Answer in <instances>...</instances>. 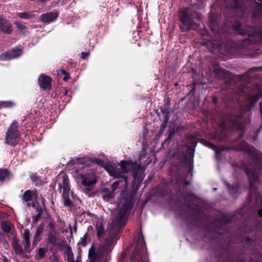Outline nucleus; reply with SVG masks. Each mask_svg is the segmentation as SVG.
<instances>
[{
  "mask_svg": "<svg viewBox=\"0 0 262 262\" xmlns=\"http://www.w3.org/2000/svg\"><path fill=\"white\" fill-rule=\"evenodd\" d=\"M68 79H69V77H67V76H65L64 78H63V80H67Z\"/></svg>",
  "mask_w": 262,
  "mask_h": 262,
  "instance_id": "obj_29",
  "label": "nucleus"
},
{
  "mask_svg": "<svg viewBox=\"0 0 262 262\" xmlns=\"http://www.w3.org/2000/svg\"><path fill=\"white\" fill-rule=\"evenodd\" d=\"M43 226L42 225H40L37 229V230H36V234H35V236L34 237V241H33V244L34 245H36L37 244V243L38 242V236L41 234V233H42V231H43Z\"/></svg>",
  "mask_w": 262,
  "mask_h": 262,
  "instance_id": "obj_13",
  "label": "nucleus"
},
{
  "mask_svg": "<svg viewBox=\"0 0 262 262\" xmlns=\"http://www.w3.org/2000/svg\"><path fill=\"white\" fill-rule=\"evenodd\" d=\"M22 53V50L14 49L3 54L2 58L5 60L12 59L20 56Z\"/></svg>",
  "mask_w": 262,
  "mask_h": 262,
  "instance_id": "obj_8",
  "label": "nucleus"
},
{
  "mask_svg": "<svg viewBox=\"0 0 262 262\" xmlns=\"http://www.w3.org/2000/svg\"><path fill=\"white\" fill-rule=\"evenodd\" d=\"M9 172L6 169H0V181H3L8 177Z\"/></svg>",
  "mask_w": 262,
  "mask_h": 262,
  "instance_id": "obj_16",
  "label": "nucleus"
},
{
  "mask_svg": "<svg viewBox=\"0 0 262 262\" xmlns=\"http://www.w3.org/2000/svg\"><path fill=\"white\" fill-rule=\"evenodd\" d=\"M132 206V200L130 199L126 200L121 207H120V205H119L120 209L118 211V216L116 219H113V227L121 228L125 225V221L127 211L131 209Z\"/></svg>",
  "mask_w": 262,
  "mask_h": 262,
  "instance_id": "obj_4",
  "label": "nucleus"
},
{
  "mask_svg": "<svg viewBox=\"0 0 262 262\" xmlns=\"http://www.w3.org/2000/svg\"><path fill=\"white\" fill-rule=\"evenodd\" d=\"M17 127L16 123L13 122L11 124L6 133L5 144L14 146L18 143L20 136Z\"/></svg>",
  "mask_w": 262,
  "mask_h": 262,
  "instance_id": "obj_7",
  "label": "nucleus"
},
{
  "mask_svg": "<svg viewBox=\"0 0 262 262\" xmlns=\"http://www.w3.org/2000/svg\"><path fill=\"white\" fill-rule=\"evenodd\" d=\"M4 246L7 247L8 245V244L6 242H4Z\"/></svg>",
  "mask_w": 262,
  "mask_h": 262,
  "instance_id": "obj_28",
  "label": "nucleus"
},
{
  "mask_svg": "<svg viewBox=\"0 0 262 262\" xmlns=\"http://www.w3.org/2000/svg\"><path fill=\"white\" fill-rule=\"evenodd\" d=\"M62 72L63 74H65L66 71L64 70H62Z\"/></svg>",
  "mask_w": 262,
  "mask_h": 262,
  "instance_id": "obj_31",
  "label": "nucleus"
},
{
  "mask_svg": "<svg viewBox=\"0 0 262 262\" xmlns=\"http://www.w3.org/2000/svg\"><path fill=\"white\" fill-rule=\"evenodd\" d=\"M17 15L23 19H29L31 16L30 14L28 12L18 13Z\"/></svg>",
  "mask_w": 262,
  "mask_h": 262,
  "instance_id": "obj_21",
  "label": "nucleus"
},
{
  "mask_svg": "<svg viewBox=\"0 0 262 262\" xmlns=\"http://www.w3.org/2000/svg\"><path fill=\"white\" fill-rule=\"evenodd\" d=\"M201 2H202L203 0H200Z\"/></svg>",
  "mask_w": 262,
  "mask_h": 262,
  "instance_id": "obj_35",
  "label": "nucleus"
},
{
  "mask_svg": "<svg viewBox=\"0 0 262 262\" xmlns=\"http://www.w3.org/2000/svg\"><path fill=\"white\" fill-rule=\"evenodd\" d=\"M30 239V232L28 230H25L24 233V241L26 243L27 246L29 247L30 243L29 242Z\"/></svg>",
  "mask_w": 262,
  "mask_h": 262,
  "instance_id": "obj_18",
  "label": "nucleus"
},
{
  "mask_svg": "<svg viewBox=\"0 0 262 262\" xmlns=\"http://www.w3.org/2000/svg\"><path fill=\"white\" fill-rule=\"evenodd\" d=\"M83 171L79 173V178L81 181V189L90 196L95 194L93 192L95 185L97 182V178L94 169L87 166H82Z\"/></svg>",
  "mask_w": 262,
  "mask_h": 262,
  "instance_id": "obj_2",
  "label": "nucleus"
},
{
  "mask_svg": "<svg viewBox=\"0 0 262 262\" xmlns=\"http://www.w3.org/2000/svg\"><path fill=\"white\" fill-rule=\"evenodd\" d=\"M37 197L36 192L34 191L27 190L23 195V201L27 202L28 206H30V203L28 202L36 199Z\"/></svg>",
  "mask_w": 262,
  "mask_h": 262,
  "instance_id": "obj_12",
  "label": "nucleus"
},
{
  "mask_svg": "<svg viewBox=\"0 0 262 262\" xmlns=\"http://www.w3.org/2000/svg\"><path fill=\"white\" fill-rule=\"evenodd\" d=\"M2 228L6 232H9L11 230V226L8 223L4 222L2 223Z\"/></svg>",
  "mask_w": 262,
  "mask_h": 262,
  "instance_id": "obj_17",
  "label": "nucleus"
},
{
  "mask_svg": "<svg viewBox=\"0 0 262 262\" xmlns=\"http://www.w3.org/2000/svg\"><path fill=\"white\" fill-rule=\"evenodd\" d=\"M258 214L260 217H262V210H259Z\"/></svg>",
  "mask_w": 262,
  "mask_h": 262,
  "instance_id": "obj_27",
  "label": "nucleus"
},
{
  "mask_svg": "<svg viewBox=\"0 0 262 262\" xmlns=\"http://www.w3.org/2000/svg\"><path fill=\"white\" fill-rule=\"evenodd\" d=\"M51 78L45 75L40 76L38 82L40 86L43 90H49L51 88Z\"/></svg>",
  "mask_w": 262,
  "mask_h": 262,
  "instance_id": "obj_9",
  "label": "nucleus"
},
{
  "mask_svg": "<svg viewBox=\"0 0 262 262\" xmlns=\"http://www.w3.org/2000/svg\"><path fill=\"white\" fill-rule=\"evenodd\" d=\"M46 252V250L45 249L40 248L38 250V255H36V258L37 259H40L44 256Z\"/></svg>",
  "mask_w": 262,
  "mask_h": 262,
  "instance_id": "obj_20",
  "label": "nucleus"
},
{
  "mask_svg": "<svg viewBox=\"0 0 262 262\" xmlns=\"http://www.w3.org/2000/svg\"><path fill=\"white\" fill-rule=\"evenodd\" d=\"M248 176L250 180V185H252L253 181L256 179V177L255 175L253 176V174H251L249 172H248Z\"/></svg>",
  "mask_w": 262,
  "mask_h": 262,
  "instance_id": "obj_22",
  "label": "nucleus"
},
{
  "mask_svg": "<svg viewBox=\"0 0 262 262\" xmlns=\"http://www.w3.org/2000/svg\"><path fill=\"white\" fill-rule=\"evenodd\" d=\"M15 25H16L20 31H23L25 29V27L23 25L21 24L20 23L15 21L14 23Z\"/></svg>",
  "mask_w": 262,
  "mask_h": 262,
  "instance_id": "obj_23",
  "label": "nucleus"
},
{
  "mask_svg": "<svg viewBox=\"0 0 262 262\" xmlns=\"http://www.w3.org/2000/svg\"><path fill=\"white\" fill-rule=\"evenodd\" d=\"M113 196V195L110 193L108 194L105 195H103V198L104 200H108L110 198H112Z\"/></svg>",
  "mask_w": 262,
  "mask_h": 262,
  "instance_id": "obj_25",
  "label": "nucleus"
},
{
  "mask_svg": "<svg viewBox=\"0 0 262 262\" xmlns=\"http://www.w3.org/2000/svg\"><path fill=\"white\" fill-rule=\"evenodd\" d=\"M238 7V5H237V4H236V5L234 6V8H237V7Z\"/></svg>",
  "mask_w": 262,
  "mask_h": 262,
  "instance_id": "obj_30",
  "label": "nucleus"
},
{
  "mask_svg": "<svg viewBox=\"0 0 262 262\" xmlns=\"http://www.w3.org/2000/svg\"><path fill=\"white\" fill-rule=\"evenodd\" d=\"M69 228L71 229V225H69Z\"/></svg>",
  "mask_w": 262,
  "mask_h": 262,
  "instance_id": "obj_34",
  "label": "nucleus"
},
{
  "mask_svg": "<svg viewBox=\"0 0 262 262\" xmlns=\"http://www.w3.org/2000/svg\"><path fill=\"white\" fill-rule=\"evenodd\" d=\"M59 178L62 179V183H59L58 185L60 189H62V197L64 199V204L67 206H70L71 205V201L70 199V195L73 199H75V195L73 192L70 191V186L69 180L67 176L64 173H62L59 176Z\"/></svg>",
  "mask_w": 262,
  "mask_h": 262,
  "instance_id": "obj_5",
  "label": "nucleus"
},
{
  "mask_svg": "<svg viewBox=\"0 0 262 262\" xmlns=\"http://www.w3.org/2000/svg\"><path fill=\"white\" fill-rule=\"evenodd\" d=\"M112 245L113 242L112 240H106L104 244L100 245L99 246L96 253L95 252L94 248L92 247L89 250V257L94 261L97 260L102 255L111 251Z\"/></svg>",
  "mask_w": 262,
  "mask_h": 262,
  "instance_id": "obj_6",
  "label": "nucleus"
},
{
  "mask_svg": "<svg viewBox=\"0 0 262 262\" xmlns=\"http://www.w3.org/2000/svg\"><path fill=\"white\" fill-rule=\"evenodd\" d=\"M260 111H261V113L262 114V108H261V106L260 107Z\"/></svg>",
  "mask_w": 262,
  "mask_h": 262,
  "instance_id": "obj_32",
  "label": "nucleus"
},
{
  "mask_svg": "<svg viewBox=\"0 0 262 262\" xmlns=\"http://www.w3.org/2000/svg\"><path fill=\"white\" fill-rule=\"evenodd\" d=\"M2 30L6 33L10 34L12 32V29L9 24L6 23V25L4 24L2 27Z\"/></svg>",
  "mask_w": 262,
  "mask_h": 262,
  "instance_id": "obj_19",
  "label": "nucleus"
},
{
  "mask_svg": "<svg viewBox=\"0 0 262 262\" xmlns=\"http://www.w3.org/2000/svg\"><path fill=\"white\" fill-rule=\"evenodd\" d=\"M89 53L82 52V53H81L82 58L85 59L89 55Z\"/></svg>",
  "mask_w": 262,
  "mask_h": 262,
  "instance_id": "obj_26",
  "label": "nucleus"
},
{
  "mask_svg": "<svg viewBox=\"0 0 262 262\" xmlns=\"http://www.w3.org/2000/svg\"><path fill=\"white\" fill-rule=\"evenodd\" d=\"M96 229L97 232V235L99 238H100L103 235L104 233V228L101 223L97 224Z\"/></svg>",
  "mask_w": 262,
  "mask_h": 262,
  "instance_id": "obj_14",
  "label": "nucleus"
},
{
  "mask_svg": "<svg viewBox=\"0 0 262 262\" xmlns=\"http://www.w3.org/2000/svg\"><path fill=\"white\" fill-rule=\"evenodd\" d=\"M40 216V213L39 212H38L36 216H35V217H33V222H34V223H36L37 221H38V218H39Z\"/></svg>",
  "mask_w": 262,
  "mask_h": 262,
  "instance_id": "obj_24",
  "label": "nucleus"
},
{
  "mask_svg": "<svg viewBox=\"0 0 262 262\" xmlns=\"http://www.w3.org/2000/svg\"><path fill=\"white\" fill-rule=\"evenodd\" d=\"M74 229H75V230L76 231V226H75Z\"/></svg>",
  "mask_w": 262,
  "mask_h": 262,
  "instance_id": "obj_33",
  "label": "nucleus"
},
{
  "mask_svg": "<svg viewBox=\"0 0 262 262\" xmlns=\"http://www.w3.org/2000/svg\"><path fill=\"white\" fill-rule=\"evenodd\" d=\"M58 16L57 12H49L42 14L40 19L44 23H50L55 20Z\"/></svg>",
  "mask_w": 262,
  "mask_h": 262,
  "instance_id": "obj_11",
  "label": "nucleus"
},
{
  "mask_svg": "<svg viewBox=\"0 0 262 262\" xmlns=\"http://www.w3.org/2000/svg\"><path fill=\"white\" fill-rule=\"evenodd\" d=\"M135 163L132 161H122L119 164L118 167L116 164H110L107 167V171L110 176L115 178H123V179L120 181H117L112 185V189L113 192L118 188H120V191L122 193L127 188V180L124 177V174L128 172L129 170H133L135 167Z\"/></svg>",
  "mask_w": 262,
  "mask_h": 262,
  "instance_id": "obj_1",
  "label": "nucleus"
},
{
  "mask_svg": "<svg viewBox=\"0 0 262 262\" xmlns=\"http://www.w3.org/2000/svg\"><path fill=\"white\" fill-rule=\"evenodd\" d=\"M145 248V243L144 242V240L143 239V237H139L136 247L135 248V251L134 252L133 255H132L130 257L131 260H133L135 259H137L138 258L136 256L138 255V254L140 252V251L144 250Z\"/></svg>",
  "mask_w": 262,
  "mask_h": 262,
  "instance_id": "obj_10",
  "label": "nucleus"
},
{
  "mask_svg": "<svg viewBox=\"0 0 262 262\" xmlns=\"http://www.w3.org/2000/svg\"><path fill=\"white\" fill-rule=\"evenodd\" d=\"M12 248L17 253H20L21 252V249L20 246L18 245V243L17 241L14 240L13 241L12 243Z\"/></svg>",
  "mask_w": 262,
  "mask_h": 262,
  "instance_id": "obj_15",
  "label": "nucleus"
},
{
  "mask_svg": "<svg viewBox=\"0 0 262 262\" xmlns=\"http://www.w3.org/2000/svg\"><path fill=\"white\" fill-rule=\"evenodd\" d=\"M194 15H196V19H201L202 18L201 15L192 12L188 8L180 12V20L185 27L184 28H182L183 31L189 29L195 30L198 28V24L194 20Z\"/></svg>",
  "mask_w": 262,
  "mask_h": 262,
  "instance_id": "obj_3",
  "label": "nucleus"
}]
</instances>
